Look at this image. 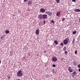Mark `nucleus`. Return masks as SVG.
Here are the masks:
<instances>
[{
  "label": "nucleus",
  "instance_id": "obj_6",
  "mask_svg": "<svg viewBox=\"0 0 80 80\" xmlns=\"http://www.w3.org/2000/svg\"><path fill=\"white\" fill-rule=\"evenodd\" d=\"M39 18L42 20V19H43V15L42 14H40L38 17Z\"/></svg>",
  "mask_w": 80,
  "mask_h": 80
},
{
  "label": "nucleus",
  "instance_id": "obj_4",
  "mask_svg": "<svg viewBox=\"0 0 80 80\" xmlns=\"http://www.w3.org/2000/svg\"><path fill=\"white\" fill-rule=\"evenodd\" d=\"M47 18V14H43L42 15V19H45Z\"/></svg>",
  "mask_w": 80,
  "mask_h": 80
},
{
  "label": "nucleus",
  "instance_id": "obj_8",
  "mask_svg": "<svg viewBox=\"0 0 80 80\" xmlns=\"http://www.w3.org/2000/svg\"><path fill=\"white\" fill-rule=\"evenodd\" d=\"M60 12H61V11L57 12L56 14V16H57L58 17V16H60V15H61V13H60Z\"/></svg>",
  "mask_w": 80,
  "mask_h": 80
},
{
  "label": "nucleus",
  "instance_id": "obj_33",
  "mask_svg": "<svg viewBox=\"0 0 80 80\" xmlns=\"http://www.w3.org/2000/svg\"><path fill=\"white\" fill-rule=\"evenodd\" d=\"M65 53H68V52L67 51H66L65 52Z\"/></svg>",
  "mask_w": 80,
  "mask_h": 80
},
{
  "label": "nucleus",
  "instance_id": "obj_15",
  "mask_svg": "<svg viewBox=\"0 0 80 80\" xmlns=\"http://www.w3.org/2000/svg\"><path fill=\"white\" fill-rule=\"evenodd\" d=\"M9 32H10L9 31H8L7 30L5 31L6 33H9Z\"/></svg>",
  "mask_w": 80,
  "mask_h": 80
},
{
  "label": "nucleus",
  "instance_id": "obj_3",
  "mask_svg": "<svg viewBox=\"0 0 80 80\" xmlns=\"http://www.w3.org/2000/svg\"><path fill=\"white\" fill-rule=\"evenodd\" d=\"M45 13H47L48 15H49L50 16H51L52 15V13L50 11H47Z\"/></svg>",
  "mask_w": 80,
  "mask_h": 80
},
{
  "label": "nucleus",
  "instance_id": "obj_22",
  "mask_svg": "<svg viewBox=\"0 0 80 80\" xmlns=\"http://www.w3.org/2000/svg\"><path fill=\"white\" fill-rule=\"evenodd\" d=\"M72 33L73 34H75L76 33V31H74L72 32Z\"/></svg>",
  "mask_w": 80,
  "mask_h": 80
},
{
  "label": "nucleus",
  "instance_id": "obj_23",
  "mask_svg": "<svg viewBox=\"0 0 80 80\" xmlns=\"http://www.w3.org/2000/svg\"><path fill=\"white\" fill-rule=\"evenodd\" d=\"M52 66L53 67H56V65H55V64H53Z\"/></svg>",
  "mask_w": 80,
  "mask_h": 80
},
{
  "label": "nucleus",
  "instance_id": "obj_35",
  "mask_svg": "<svg viewBox=\"0 0 80 80\" xmlns=\"http://www.w3.org/2000/svg\"><path fill=\"white\" fill-rule=\"evenodd\" d=\"M27 0H24V2H27Z\"/></svg>",
  "mask_w": 80,
  "mask_h": 80
},
{
  "label": "nucleus",
  "instance_id": "obj_32",
  "mask_svg": "<svg viewBox=\"0 0 80 80\" xmlns=\"http://www.w3.org/2000/svg\"><path fill=\"white\" fill-rule=\"evenodd\" d=\"M61 60H62V61H63V58H61Z\"/></svg>",
  "mask_w": 80,
  "mask_h": 80
},
{
  "label": "nucleus",
  "instance_id": "obj_24",
  "mask_svg": "<svg viewBox=\"0 0 80 80\" xmlns=\"http://www.w3.org/2000/svg\"><path fill=\"white\" fill-rule=\"evenodd\" d=\"M60 45H61V46H63V43H61L60 44Z\"/></svg>",
  "mask_w": 80,
  "mask_h": 80
},
{
  "label": "nucleus",
  "instance_id": "obj_36",
  "mask_svg": "<svg viewBox=\"0 0 80 80\" xmlns=\"http://www.w3.org/2000/svg\"><path fill=\"white\" fill-rule=\"evenodd\" d=\"M79 71L80 72V69H79Z\"/></svg>",
  "mask_w": 80,
  "mask_h": 80
},
{
  "label": "nucleus",
  "instance_id": "obj_29",
  "mask_svg": "<svg viewBox=\"0 0 80 80\" xmlns=\"http://www.w3.org/2000/svg\"><path fill=\"white\" fill-rule=\"evenodd\" d=\"M72 2H76V0H72Z\"/></svg>",
  "mask_w": 80,
  "mask_h": 80
},
{
  "label": "nucleus",
  "instance_id": "obj_18",
  "mask_svg": "<svg viewBox=\"0 0 80 80\" xmlns=\"http://www.w3.org/2000/svg\"><path fill=\"white\" fill-rule=\"evenodd\" d=\"M73 64L74 65H77V62H74Z\"/></svg>",
  "mask_w": 80,
  "mask_h": 80
},
{
  "label": "nucleus",
  "instance_id": "obj_20",
  "mask_svg": "<svg viewBox=\"0 0 80 80\" xmlns=\"http://www.w3.org/2000/svg\"><path fill=\"white\" fill-rule=\"evenodd\" d=\"M56 2L58 3L60 2V0H56Z\"/></svg>",
  "mask_w": 80,
  "mask_h": 80
},
{
  "label": "nucleus",
  "instance_id": "obj_38",
  "mask_svg": "<svg viewBox=\"0 0 80 80\" xmlns=\"http://www.w3.org/2000/svg\"><path fill=\"white\" fill-rule=\"evenodd\" d=\"M67 39H68V40H69V38H67Z\"/></svg>",
  "mask_w": 80,
  "mask_h": 80
},
{
  "label": "nucleus",
  "instance_id": "obj_25",
  "mask_svg": "<svg viewBox=\"0 0 80 80\" xmlns=\"http://www.w3.org/2000/svg\"><path fill=\"white\" fill-rule=\"evenodd\" d=\"M75 54H77V51H75Z\"/></svg>",
  "mask_w": 80,
  "mask_h": 80
},
{
  "label": "nucleus",
  "instance_id": "obj_39",
  "mask_svg": "<svg viewBox=\"0 0 80 80\" xmlns=\"http://www.w3.org/2000/svg\"><path fill=\"white\" fill-rule=\"evenodd\" d=\"M79 21H80V18H79Z\"/></svg>",
  "mask_w": 80,
  "mask_h": 80
},
{
  "label": "nucleus",
  "instance_id": "obj_13",
  "mask_svg": "<svg viewBox=\"0 0 80 80\" xmlns=\"http://www.w3.org/2000/svg\"><path fill=\"white\" fill-rule=\"evenodd\" d=\"M36 34H39V30L38 29H37L36 30Z\"/></svg>",
  "mask_w": 80,
  "mask_h": 80
},
{
  "label": "nucleus",
  "instance_id": "obj_10",
  "mask_svg": "<svg viewBox=\"0 0 80 80\" xmlns=\"http://www.w3.org/2000/svg\"><path fill=\"white\" fill-rule=\"evenodd\" d=\"M74 11H75V12H80V9H76L74 10Z\"/></svg>",
  "mask_w": 80,
  "mask_h": 80
},
{
  "label": "nucleus",
  "instance_id": "obj_37",
  "mask_svg": "<svg viewBox=\"0 0 80 80\" xmlns=\"http://www.w3.org/2000/svg\"><path fill=\"white\" fill-rule=\"evenodd\" d=\"M1 60H0V63H1Z\"/></svg>",
  "mask_w": 80,
  "mask_h": 80
},
{
  "label": "nucleus",
  "instance_id": "obj_28",
  "mask_svg": "<svg viewBox=\"0 0 80 80\" xmlns=\"http://www.w3.org/2000/svg\"><path fill=\"white\" fill-rule=\"evenodd\" d=\"M78 68H80V64H78Z\"/></svg>",
  "mask_w": 80,
  "mask_h": 80
},
{
  "label": "nucleus",
  "instance_id": "obj_21",
  "mask_svg": "<svg viewBox=\"0 0 80 80\" xmlns=\"http://www.w3.org/2000/svg\"><path fill=\"white\" fill-rule=\"evenodd\" d=\"M1 39L3 40V36H2L1 37Z\"/></svg>",
  "mask_w": 80,
  "mask_h": 80
},
{
  "label": "nucleus",
  "instance_id": "obj_26",
  "mask_svg": "<svg viewBox=\"0 0 80 80\" xmlns=\"http://www.w3.org/2000/svg\"><path fill=\"white\" fill-rule=\"evenodd\" d=\"M65 18H63L62 20V22H63L65 20Z\"/></svg>",
  "mask_w": 80,
  "mask_h": 80
},
{
  "label": "nucleus",
  "instance_id": "obj_19",
  "mask_svg": "<svg viewBox=\"0 0 80 80\" xmlns=\"http://www.w3.org/2000/svg\"><path fill=\"white\" fill-rule=\"evenodd\" d=\"M75 39H73V41H72V43H73V44L74 43H75Z\"/></svg>",
  "mask_w": 80,
  "mask_h": 80
},
{
  "label": "nucleus",
  "instance_id": "obj_17",
  "mask_svg": "<svg viewBox=\"0 0 80 80\" xmlns=\"http://www.w3.org/2000/svg\"><path fill=\"white\" fill-rule=\"evenodd\" d=\"M67 50V48L66 47H64L63 48V51H66Z\"/></svg>",
  "mask_w": 80,
  "mask_h": 80
},
{
  "label": "nucleus",
  "instance_id": "obj_11",
  "mask_svg": "<svg viewBox=\"0 0 80 80\" xmlns=\"http://www.w3.org/2000/svg\"><path fill=\"white\" fill-rule=\"evenodd\" d=\"M75 75H76V72L75 71H74L72 73V77H74V76H75Z\"/></svg>",
  "mask_w": 80,
  "mask_h": 80
},
{
  "label": "nucleus",
  "instance_id": "obj_34",
  "mask_svg": "<svg viewBox=\"0 0 80 80\" xmlns=\"http://www.w3.org/2000/svg\"><path fill=\"white\" fill-rule=\"evenodd\" d=\"M10 55H12V52H10Z\"/></svg>",
  "mask_w": 80,
  "mask_h": 80
},
{
  "label": "nucleus",
  "instance_id": "obj_30",
  "mask_svg": "<svg viewBox=\"0 0 80 80\" xmlns=\"http://www.w3.org/2000/svg\"><path fill=\"white\" fill-rule=\"evenodd\" d=\"M45 22H45V20H44V22H43V23H44V25H45Z\"/></svg>",
  "mask_w": 80,
  "mask_h": 80
},
{
  "label": "nucleus",
  "instance_id": "obj_7",
  "mask_svg": "<svg viewBox=\"0 0 80 80\" xmlns=\"http://www.w3.org/2000/svg\"><path fill=\"white\" fill-rule=\"evenodd\" d=\"M52 60L54 62H57V59L55 58H52Z\"/></svg>",
  "mask_w": 80,
  "mask_h": 80
},
{
  "label": "nucleus",
  "instance_id": "obj_12",
  "mask_svg": "<svg viewBox=\"0 0 80 80\" xmlns=\"http://www.w3.org/2000/svg\"><path fill=\"white\" fill-rule=\"evenodd\" d=\"M28 3V4L30 5L32 3V1H29Z\"/></svg>",
  "mask_w": 80,
  "mask_h": 80
},
{
  "label": "nucleus",
  "instance_id": "obj_1",
  "mask_svg": "<svg viewBox=\"0 0 80 80\" xmlns=\"http://www.w3.org/2000/svg\"><path fill=\"white\" fill-rule=\"evenodd\" d=\"M22 71L21 70H18L17 72V76L18 77H22L23 76V73H22Z\"/></svg>",
  "mask_w": 80,
  "mask_h": 80
},
{
  "label": "nucleus",
  "instance_id": "obj_9",
  "mask_svg": "<svg viewBox=\"0 0 80 80\" xmlns=\"http://www.w3.org/2000/svg\"><path fill=\"white\" fill-rule=\"evenodd\" d=\"M68 70L69 71V72H73V71L72 70V68H71V67H69L68 68Z\"/></svg>",
  "mask_w": 80,
  "mask_h": 80
},
{
  "label": "nucleus",
  "instance_id": "obj_16",
  "mask_svg": "<svg viewBox=\"0 0 80 80\" xmlns=\"http://www.w3.org/2000/svg\"><path fill=\"white\" fill-rule=\"evenodd\" d=\"M54 43H55L56 45H57V44H58V42L56 40L54 41Z\"/></svg>",
  "mask_w": 80,
  "mask_h": 80
},
{
  "label": "nucleus",
  "instance_id": "obj_14",
  "mask_svg": "<svg viewBox=\"0 0 80 80\" xmlns=\"http://www.w3.org/2000/svg\"><path fill=\"white\" fill-rule=\"evenodd\" d=\"M50 23H53V25H54V24L55 23V22H54L53 20H52L51 21Z\"/></svg>",
  "mask_w": 80,
  "mask_h": 80
},
{
  "label": "nucleus",
  "instance_id": "obj_5",
  "mask_svg": "<svg viewBox=\"0 0 80 80\" xmlns=\"http://www.w3.org/2000/svg\"><path fill=\"white\" fill-rule=\"evenodd\" d=\"M40 11L41 13H43L45 12V10L43 8H42L40 9Z\"/></svg>",
  "mask_w": 80,
  "mask_h": 80
},
{
  "label": "nucleus",
  "instance_id": "obj_27",
  "mask_svg": "<svg viewBox=\"0 0 80 80\" xmlns=\"http://www.w3.org/2000/svg\"><path fill=\"white\" fill-rule=\"evenodd\" d=\"M44 53H47V51L46 50H45L44 52Z\"/></svg>",
  "mask_w": 80,
  "mask_h": 80
},
{
  "label": "nucleus",
  "instance_id": "obj_31",
  "mask_svg": "<svg viewBox=\"0 0 80 80\" xmlns=\"http://www.w3.org/2000/svg\"><path fill=\"white\" fill-rule=\"evenodd\" d=\"M8 79H10V76H8Z\"/></svg>",
  "mask_w": 80,
  "mask_h": 80
},
{
  "label": "nucleus",
  "instance_id": "obj_2",
  "mask_svg": "<svg viewBox=\"0 0 80 80\" xmlns=\"http://www.w3.org/2000/svg\"><path fill=\"white\" fill-rule=\"evenodd\" d=\"M63 43L64 45H67L68 43V40L65 39L64 40Z\"/></svg>",
  "mask_w": 80,
  "mask_h": 80
}]
</instances>
